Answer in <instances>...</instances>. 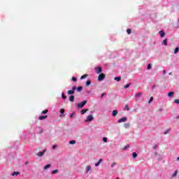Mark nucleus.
<instances>
[{
  "label": "nucleus",
  "instance_id": "c9c22d12",
  "mask_svg": "<svg viewBox=\"0 0 179 179\" xmlns=\"http://www.w3.org/2000/svg\"><path fill=\"white\" fill-rule=\"evenodd\" d=\"M128 148H129V145H127L124 148L123 150H127V149H128Z\"/></svg>",
  "mask_w": 179,
  "mask_h": 179
},
{
  "label": "nucleus",
  "instance_id": "5701e85b",
  "mask_svg": "<svg viewBox=\"0 0 179 179\" xmlns=\"http://www.w3.org/2000/svg\"><path fill=\"white\" fill-rule=\"evenodd\" d=\"M115 80H117V82H120V80H121V77H115Z\"/></svg>",
  "mask_w": 179,
  "mask_h": 179
},
{
  "label": "nucleus",
  "instance_id": "6e6552de",
  "mask_svg": "<svg viewBox=\"0 0 179 179\" xmlns=\"http://www.w3.org/2000/svg\"><path fill=\"white\" fill-rule=\"evenodd\" d=\"M159 34H160V37L163 38L164 36H166V33H164V31L161 30L159 31Z\"/></svg>",
  "mask_w": 179,
  "mask_h": 179
},
{
  "label": "nucleus",
  "instance_id": "b1692460",
  "mask_svg": "<svg viewBox=\"0 0 179 179\" xmlns=\"http://www.w3.org/2000/svg\"><path fill=\"white\" fill-rule=\"evenodd\" d=\"M131 86V83L127 84L126 85L124 86V89H128Z\"/></svg>",
  "mask_w": 179,
  "mask_h": 179
},
{
  "label": "nucleus",
  "instance_id": "c85d7f7f",
  "mask_svg": "<svg viewBox=\"0 0 179 179\" xmlns=\"http://www.w3.org/2000/svg\"><path fill=\"white\" fill-rule=\"evenodd\" d=\"M178 173V171H175V172L173 174V177H176Z\"/></svg>",
  "mask_w": 179,
  "mask_h": 179
},
{
  "label": "nucleus",
  "instance_id": "a878e982",
  "mask_svg": "<svg viewBox=\"0 0 179 179\" xmlns=\"http://www.w3.org/2000/svg\"><path fill=\"white\" fill-rule=\"evenodd\" d=\"M162 44H164V45H167V39H164L162 42Z\"/></svg>",
  "mask_w": 179,
  "mask_h": 179
},
{
  "label": "nucleus",
  "instance_id": "dca6fc26",
  "mask_svg": "<svg viewBox=\"0 0 179 179\" xmlns=\"http://www.w3.org/2000/svg\"><path fill=\"white\" fill-rule=\"evenodd\" d=\"M117 114H118V111H117V110H114L113 111V117H115V115H117Z\"/></svg>",
  "mask_w": 179,
  "mask_h": 179
},
{
  "label": "nucleus",
  "instance_id": "de8ad7c7",
  "mask_svg": "<svg viewBox=\"0 0 179 179\" xmlns=\"http://www.w3.org/2000/svg\"><path fill=\"white\" fill-rule=\"evenodd\" d=\"M164 75H166V71L165 70L163 71Z\"/></svg>",
  "mask_w": 179,
  "mask_h": 179
},
{
  "label": "nucleus",
  "instance_id": "c03bdc74",
  "mask_svg": "<svg viewBox=\"0 0 179 179\" xmlns=\"http://www.w3.org/2000/svg\"><path fill=\"white\" fill-rule=\"evenodd\" d=\"M117 164L115 162H113L112 164H111V167H114V166H116Z\"/></svg>",
  "mask_w": 179,
  "mask_h": 179
},
{
  "label": "nucleus",
  "instance_id": "bb28decb",
  "mask_svg": "<svg viewBox=\"0 0 179 179\" xmlns=\"http://www.w3.org/2000/svg\"><path fill=\"white\" fill-rule=\"evenodd\" d=\"M85 78H87V74H84L80 77V79H85Z\"/></svg>",
  "mask_w": 179,
  "mask_h": 179
},
{
  "label": "nucleus",
  "instance_id": "9b49d317",
  "mask_svg": "<svg viewBox=\"0 0 179 179\" xmlns=\"http://www.w3.org/2000/svg\"><path fill=\"white\" fill-rule=\"evenodd\" d=\"M124 128L127 129L128 128H129V127H131V123H124Z\"/></svg>",
  "mask_w": 179,
  "mask_h": 179
},
{
  "label": "nucleus",
  "instance_id": "3c124183",
  "mask_svg": "<svg viewBox=\"0 0 179 179\" xmlns=\"http://www.w3.org/2000/svg\"><path fill=\"white\" fill-rule=\"evenodd\" d=\"M176 118H178H178H179V116H178Z\"/></svg>",
  "mask_w": 179,
  "mask_h": 179
},
{
  "label": "nucleus",
  "instance_id": "a211bd4d",
  "mask_svg": "<svg viewBox=\"0 0 179 179\" xmlns=\"http://www.w3.org/2000/svg\"><path fill=\"white\" fill-rule=\"evenodd\" d=\"M91 84H92V81H90V80H87L86 86H90Z\"/></svg>",
  "mask_w": 179,
  "mask_h": 179
},
{
  "label": "nucleus",
  "instance_id": "4be33fe9",
  "mask_svg": "<svg viewBox=\"0 0 179 179\" xmlns=\"http://www.w3.org/2000/svg\"><path fill=\"white\" fill-rule=\"evenodd\" d=\"M178 51H179V48L178 47L176 48L174 50V54H177V52H178Z\"/></svg>",
  "mask_w": 179,
  "mask_h": 179
},
{
  "label": "nucleus",
  "instance_id": "9d476101",
  "mask_svg": "<svg viewBox=\"0 0 179 179\" xmlns=\"http://www.w3.org/2000/svg\"><path fill=\"white\" fill-rule=\"evenodd\" d=\"M48 116L44 115V116H39L40 121H43V120H45Z\"/></svg>",
  "mask_w": 179,
  "mask_h": 179
},
{
  "label": "nucleus",
  "instance_id": "7ed1b4c3",
  "mask_svg": "<svg viewBox=\"0 0 179 179\" xmlns=\"http://www.w3.org/2000/svg\"><path fill=\"white\" fill-rule=\"evenodd\" d=\"M75 90H76V86H73L71 90L67 92V94L70 95L75 94Z\"/></svg>",
  "mask_w": 179,
  "mask_h": 179
},
{
  "label": "nucleus",
  "instance_id": "37998d69",
  "mask_svg": "<svg viewBox=\"0 0 179 179\" xmlns=\"http://www.w3.org/2000/svg\"><path fill=\"white\" fill-rule=\"evenodd\" d=\"M103 141L105 143H107V138H106V137L103 138Z\"/></svg>",
  "mask_w": 179,
  "mask_h": 179
},
{
  "label": "nucleus",
  "instance_id": "58836bf2",
  "mask_svg": "<svg viewBox=\"0 0 179 179\" xmlns=\"http://www.w3.org/2000/svg\"><path fill=\"white\" fill-rule=\"evenodd\" d=\"M91 166H87V173H89L90 171Z\"/></svg>",
  "mask_w": 179,
  "mask_h": 179
},
{
  "label": "nucleus",
  "instance_id": "4468645a",
  "mask_svg": "<svg viewBox=\"0 0 179 179\" xmlns=\"http://www.w3.org/2000/svg\"><path fill=\"white\" fill-rule=\"evenodd\" d=\"M87 111H89V109H83L81 110V114H86V113H87Z\"/></svg>",
  "mask_w": 179,
  "mask_h": 179
},
{
  "label": "nucleus",
  "instance_id": "f03ea898",
  "mask_svg": "<svg viewBox=\"0 0 179 179\" xmlns=\"http://www.w3.org/2000/svg\"><path fill=\"white\" fill-rule=\"evenodd\" d=\"M105 78H106V74H104V73H101V74H99V76H98V80H99V82H101V80H104Z\"/></svg>",
  "mask_w": 179,
  "mask_h": 179
},
{
  "label": "nucleus",
  "instance_id": "0eeeda50",
  "mask_svg": "<svg viewBox=\"0 0 179 179\" xmlns=\"http://www.w3.org/2000/svg\"><path fill=\"white\" fill-rule=\"evenodd\" d=\"M95 71L96 73H101V67L98 66L95 69Z\"/></svg>",
  "mask_w": 179,
  "mask_h": 179
},
{
  "label": "nucleus",
  "instance_id": "473e14b6",
  "mask_svg": "<svg viewBox=\"0 0 179 179\" xmlns=\"http://www.w3.org/2000/svg\"><path fill=\"white\" fill-rule=\"evenodd\" d=\"M147 69H152V64H149L147 66Z\"/></svg>",
  "mask_w": 179,
  "mask_h": 179
},
{
  "label": "nucleus",
  "instance_id": "a19ab883",
  "mask_svg": "<svg viewBox=\"0 0 179 179\" xmlns=\"http://www.w3.org/2000/svg\"><path fill=\"white\" fill-rule=\"evenodd\" d=\"M104 96H106V93H103L101 95V99H103L104 97Z\"/></svg>",
  "mask_w": 179,
  "mask_h": 179
},
{
  "label": "nucleus",
  "instance_id": "20e7f679",
  "mask_svg": "<svg viewBox=\"0 0 179 179\" xmlns=\"http://www.w3.org/2000/svg\"><path fill=\"white\" fill-rule=\"evenodd\" d=\"M128 121V118L127 117H122L117 120L118 124H121V122H127Z\"/></svg>",
  "mask_w": 179,
  "mask_h": 179
},
{
  "label": "nucleus",
  "instance_id": "603ef678",
  "mask_svg": "<svg viewBox=\"0 0 179 179\" xmlns=\"http://www.w3.org/2000/svg\"><path fill=\"white\" fill-rule=\"evenodd\" d=\"M25 164H27V162H26Z\"/></svg>",
  "mask_w": 179,
  "mask_h": 179
},
{
  "label": "nucleus",
  "instance_id": "f8f14e48",
  "mask_svg": "<svg viewBox=\"0 0 179 179\" xmlns=\"http://www.w3.org/2000/svg\"><path fill=\"white\" fill-rule=\"evenodd\" d=\"M103 162V159H100L97 163L95 164V166L98 167V166H100V164Z\"/></svg>",
  "mask_w": 179,
  "mask_h": 179
},
{
  "label": "nucleus",
  "instance_id": "ddd939ff",
  "mask_svg": "<svg viewBox=\"0 0 179 179\" xmlns=\"http://www.w3.org/2000/svg\"><path fill=\"white\" fill-rule=\"evenodd\" d=\"M142 94H143L142 92H138V93L136 94L135 97L136 99H138V97H141V96H142Z\"/></svg>",
  "mask_w": 179,
  "mask_h": 179
},
{
  "label": "nucleus",
  "instance_id": "423d86ee",
  "mask_svg": "<svg viewBox=\"0 0 179 179\" xmlns=\"http://www.w3.org/2000/svg\"><path fill=\"white\" fill-rule=\"evenodd\" d=\"M93 115H89L87 117L86 121L90 122L91 121H93Z\"/></svg>",
  "mask_w": 179,
  "mask_h": 179
},
{
  "label": "nucleus",
  "instance_id": "2f4dec72",
  "mask_svg": "<svg viewBox=\"0 0 179 179\" xmlns=\"http://www.w3.org/2000/svg\"><path fill=\"white\" fill-rule=\"evenodd\" d=\"M19 174H20V172H14L12 176H19Z\"/></svg>",
  "mask_w": 179,
  "mask_h": 179
},
{
  "label": "nucleus",
  "instance_id": "7c9ffc66",
  "mask_svg": "<svg viewBox=\"0 0 179 179\" xmlns=\"http://www.w3.org/2000/svg\"><path fill=\"white\" fill-rule=\"evenodd\" d=\"M152 101H153V96H151L150 100L148 101V103L150 104V103H152Z\"/></svg>",
  "mask_w": 179,
  "mask_h": 179
},
{
  "label": "nucleus",
  "instance_id": "e433bc0d",
  "mask_svg": "<svg viewBox=\"0 0 179 179\" xmlns=\"http://www.w3.org/2000/svg\"><path fill=\"white\" fill-rule=\"evenodd\" d=\"M174 103H175L176 104H179V100H178V99H175V100H174Z\"/></svg>",
  "mask_w": 179,
  "mask_h": 179
},
{
  "label": "nucleus",
  "instance_id": "aec40b11",
  "mask_svg": "<svg viewBox=\"0 0 179 179\" xmlns=\"http://www.w3.org/2000/svg\"><path fill=\"white\" fill-rule=\"evenodd\" d=\"M51 167V164H47L44 166V170H47V169H50Z\"/></svg>",
  "mask_w": 179,
  "mask_h": 179
},
{
  "label": "nucleus",
  "instance_id": "c756f323",
  "mask_svg": "<svg viewBox=\"0 0 179 179\" xmlns=\"http://www.w3.org/2000/svg\"><path fill=\"white\" fill-rule=\"evenodd\" d=\"M62 99H64V100H65V99H66V96H65V94L64 92L62 94Z\"/></svg>",
  "mask_w": 179,
  "mask_h": 179
},
{
  "label": "nucleus",
  "instance_id": "f704fd0d",
  "mask_svg": "<svg viewBox=\"0 0 179 179\" xmlns=\"http://www.w3.org/2000/svg\"><path fill=\"white\" fill-rule=\"evenodd\" d=\"M60 113L61 114H64V113H65V109L64 108L60 109Z\"/></svg>",
  "mask_w": 179,
  "mask_h": 179
},
{
  "label": "nucleus",
  "instance_id": "72a5a7b5",
  "mask_svg": "<svg viewBox=\"0 0 179 179\" xmlns=\"http://www.w3.org/2000/svg\"><path fill=\"white\" fill-rule=\"evenodd\" d=\"M48 113V110H45L41 112V114H47Z\"/></svg>",
  "mask_w": 179,
  "mask_h": 179
},
{
  "label": "nucleus",
  "instance_id": "412c9836",
  "mask_svg": "<svg viewBox=\"0 0 179 179\" xmlns=\"http://www.w3.org/2000/svg\"><path fill=\"white\" fill-rule=\"evenodd\" d=\"M127 34H131L132 33V30L131 29H127Z\"/></svg>",
  "mask_w": 179,
  "mask_h": 179
},
{
  "label": "nucleus",
  "instance_id": "cd10ccee",
  "mask_svg": "<svg viewBox=\"0 0 179 179\" xmlns=\"http://www.w3.org/2000/svg\"><path fill=\"white\" fill-rule=\"evenodd\" d=\"M57 173H58V169H55L52 171V174H57Z\"/></svg>",
  "mask_w": 179,
  "mask_h": 179
},
{
  "label": "nucleus",
  "instance_id": "393cba45",
  "mask_svg": "<svg viewBox=\"0 0 179 179\" xmlns=\"http://www.w3.org/2000/svg\"><path fill=\"white\" fill-rule=\"evenodd\" d=\"M69 143H70V145H75V143H76V141L73 140V141H69Z\"/></svg>",
  "mask_w": 179,
  "mask_h": 179
},
{
  "label": "nucleus",
  "instance_id": "a18cd8bd",
  "mask_svg": "<svg viewBox=\"0 0 179 179\" xmlns=\"http://www.w3.org/2000/svg\"><path fill=\"white\" fill-rule=\"evenodd\" d=\"M73 115H75V114H74V113H71V114L70 115V118H72V117H73Z\"/></svg>",
  "mask_w": 179,
  "mask_h": 179
},
{
  "label": "nucleus",
  "instance_id": "49530a36",
  "mask_svg": "<svg viewBox=\"0 0 179 179\" xmlns=\"http://www.w3.org/2000/svg\"><path fill=\"white\" fill-rule=\"evenodd\" d=\"M167 134H169V130L165 131L164 135H167Z\"/></svg>",
  "mask_w": 179,
  "mask_h": 179
},
{
  "label": "nucleus",
  "instance_id": "f3484780",
  "mask_svg": "<svg viewBox=\"0 0 179 179\" xmlns=\"http://www.w3.org/2000/svg\"><path fill=\"white\" fill-rule=\"evenodd\" d=\"M132 156L133 159H136V157H138V154H136V152H133Z\"/></svg>",
  "mask_w": 179,
  "mask_h": 179
},
{
  "label": "nucleus",
  "instance_id": "6ab92c4d",
  "mask_svg": "<svg viewBox=\"0 0 179 179\" xmlns=\"http://www.w3.org/2000/svg\"><path fill=\"white\" fill-rule=\"evenodd\" d=\"M173 94H174L173 92H170L168 93L169 97H173Z\"/></svg>",
  "mask_w": 179,
  "mask_h": 179
},
{
  "label": "nucleus",
  "instance_id": "1a4fd4ad",
  "mask_svg": "<svg viewBox=\"0 0 179 179\" xmlns=\"http://www.w3.org/2000/svg\"><path fill=\"white\" fill-rule=\"evenodd\" d=\"M69 101H71V103H73V101H75V96L71 95L69 96Z\"/></svg>",
  "mask_w": 179,
  "mask_h": 179
},
{
  "label": "nucleus",
  "instance_id": "79ce46f5",
  "mask_svg": "<svg viewBox=\"0 0 179 179\" xmlns=\"http://www.w3.org/2000/svg\"><path fill=\"white\" fill-rule=\"evenodd\" d=\"M57 148H58V145H54L52 146V149H57Z\"/></svg>",
  "mask_w": 179,
  "mask_h": 179
},
{
  "label": "nucleus",
  "instance_id": "4c0bfd02",
  "mask_svg": "<svg viewBox=\"0 0 179 179\" xmlns=\"http://www.w3.org/2000/svg\"><path fill=\"white\" fill-rule=\"evenodd\" d=\"M125 109H126L127 111H129L130 108H129V107L128 106V105H126V106H125Z\"/></svg>",
  "mask_w": 179,
  "mask_h": 179
},
{
  "label": "nucleus",
  "instance_id": "ea45409f",
  "mask_svg": "<svg viewBox=\"0 0 179 179\" xmlns=\"http://www.w3.org/2000/svg\"><path fill=\"white\" fill-rule=\"evenodd\" d=\"M72 80H73V82H76L77 79H76V78H75V77H72Z\"/></svg>",
  "mask_w": 179,
  "mask_h": 179
},
{
  "label": "nucleus",
  "instance_id": "f257e3e1",
  "mask_svg": "<svg viewBox=\"0 0 179 179\" xmlns=\"http://www.w3.org/2000/svg\"><path fill=\"white\" fill-rule=\"evenodd\" d=\"M87 103V101H83L81 103H78L76 106L77 108H83L85 107V105Z\"/></svg>",
  "mask_w": 179,
  "mask_h": 179
},
{
  "label": "nucleus",
  "instance_id": "39448f33",
  "mask_svg": "<svg viewBox=\"0 0 179 179\" xmlns=\"http://www.w3.org/2000/svg\"><path fill=\"white\" fill-rule=\"evenodd\" d=\"M46 150H44L43 152H39L36 155L38 157H42V156H44V154L45 153Z\"/></svg>",
  "mask_w": 179,
  "mask_h": 179
},
{
  "label": "nucleus",
  "instance_id": "09e8293b",
  "mask_svg": "<svg viewBox=\"0 0 179 179\" xmlns=\"http://www.w3.org/2000/svg\"><path fill=\"white\" fill-rule=\"evenodd\" d=\"M169 75H173V73H169Z\"/></svg>",
  "mask_w": 179,
  "mask_h": 179
},
{
  "label": "nucleus",
  "instance_id": "8fccbe9b",
  "mask_svg": "<svg viewBox=\"0 0 179 179\" xmlns=\"http://www.w3.org/2000/svg\"><path fill=\"white\" fill-rule=\"evenodd\" d=\"M177 160L179 162V157L177 158Z\"/></svg>",
  "mask_w": 179,
  "mask_h": 179
},
{
  "label": "nucleus",
  "instance_id": "2eb2a0df",
  "mask_svg": "<svg viewBox=\"0 0 179 179\" xmlns=\"http://www.w3.org/2000/svg\"><path fill=\"white\" fill-rule=\"evenodd\" d=\"M82 89H83V87L82 86H79L77 87V92H82Z\"/></svg>",
  "mask_w": 179,
  "mask_h": 179
}]
</instances>
